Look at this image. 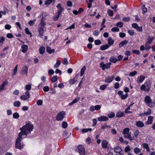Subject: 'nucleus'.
<instances>
[{"label":"nucleus","mask_w":155,"mask_h":155,"mask_svg":"<svg viewBox=\"0 0 155 155\" xmlns=\"http://www.w3.org/2000/svg\"><path fill=\"white\" fill-rule=\"evenodd\" d=\"M99 121H105L108 120L109 118L108 117L105 116H101L97 118Z\"/></svg>","instance_id":"obj_9"},{"label":"nucleus","mask_w":155,"mask_h":155,"mask_svg":"<svg viewBox=\"0 0 155 155\" xmlns=\"http://www.w3.org/2000/svg\"><path fill=\"white\" fill-rule=\"evenodd\" d=\"M123 57L121 55H119L117 57L118 59H117V61H120L122 60Z\"/></svg>","instance_id":"obj_61"},{"label":"nucleus","mask_w":155,"mask_h":155,"mask_svg":"<svg viewBox=\"0 0 155 155\" xmlns=\"http://www.w3.org/2000/svg\"><path fill=\"white\" fill-rule=\"evenodd\" d=\"M43 103V101L41 100H39L37 102V104L38 106L41 105Z\"/></svg>","instance_id":"obj_55"},{"label":"nucleus","mask_w":155,"mask_h":155,"mask_svg":"<svg viewBox=\"0 0 155 155\" xmlns=\"http://www.w3.org/2000/svg\"><path fill=\"white\" fill-rule=\"evenodd\" d=\"M28 67L26 65L24 66L22 68L21 73L22 74H25L27 75Z\"/></svg>","instance_id":"obj_8"},{"label":"nucleus","mask_w":155,"mask_h":155,"mask_svg":"<svg viewBox=\"0 0 155 155\" xmlns=\"http://www.w3.org/2000/svg\"><path fill=\"white\" fill-rule=\"evenodd\" d=\"M124 113L121 111L118 112L116 114V117H121L124 116Z\"/></svg>","instance_id":"obj_18"},{"label":"nucleus","mask_w":155,"mask_h":155,"mask_svg":"<svg viewBox=\"0 0 155 155\" xmlns=\"http://www.w3.org/2000/svg\"><path fill=\"white\" fill-rule=\"evenodd\" d=\"M134 151L135 153L137 154L141 152L140 150L137 147H136L134 149Z\"/></svg>","instance_id":"obj_37"},{"label":"nucleus","mask_w":155,"mask_h":155,"mask_svg":"<svg viewBox=\"0 0 155 155\" xmlns=\"http://www.w3.org/2000/svg\"><path fill=\"white\" fill-rule=\"evenodd\" d=\"M128 42L127 40H125L120 43L118 45L119 48H121L124 45H126L127 43Z\"/></svg>","instance_id":"obj_17"},{"label":"nucleus","mask_w":155,"mask_h":155,"mask_svg":"<svg viewBox=\"0 0 155 155\" xmlns=\"http://www.w3.org/2000/svg\"><path fill=\"white\" fill-rule=\"evenodd\" d=\"M142 9L143 12V14H144L145 13H146L147 12V8L145 7V5H143L142 6Z\"/></svg>","instance_id":"obj_30"},{"label":"nucleus","mask_w":155,"mask_h":155,"mask_svg":"<svg viewBox=\"0 0 155 155\" xmlns=\"http://www.w3.org/2000/svg\"><path fill=\"white\" fill-rule=\"evenodd\" d=\"M136 125L139 127H142L144 126V124L140 121H138L136 122Z\"/></svg>","instance_id":"obj_14"},{"label":"nucleus","mask_w":155,"mask_h":155,"mask_svg":"<svg viewBox=\"0 0 155 155\" xmlns=\"http://www.w3.org/2000/svg\"><path fill=\"white\" fill-rule=\"evenodd\" d=\"M57 8L58 9V14L59 15H61L62 11H63V8L61 7V5L59 3L56 6Z\"/></svg>","instance_id":"obj_7"},{"label":"nucleus","mask_w":155,"mask_h":155,"mask_svg":"<svg viewBox=\"0 0 155 155\" xmlns=\"http://www.w3.org/2000/svg\"><path fill=\"white\" fill-rule=\"evenodd\" d=\"M78 152L80 155H84L85 153V149L83 146L80 145L78 148Z\"/></svg>","instance_id":"obj_6"},{"label":"nucleus","mask_w":155,"mask_h":155,"mask_svg":"<svg viewBox=\"0 0 155 155\" xmlns=\"http://www.w3.org/2000/svg\"><path fill=\"white\" fill-rule=\"evenodd\" d=\"M86 69V66H84L81 69V76H83L84 74V72Z\"/></svg>","instance_id":"obj_29"},{"label":"nucleus","mask_w":155,"mask_h":155,"mask_svg":"<svg viewBox=\"0 0 155 155\" xmlns=\"http://www.w3.org/2000/svg\"><path fill=\"white\" fill-rule=\"evenodd\" d=\"M109 61L111 62L115 63L117 61V59L115 57L112 56L110 58Z\"/></svg>","instance_id":"obj_20"},{"label":"nucleus","mask_w":155,"mask_h":155,"mask_svg":"<svg viewBox=\"0 0 155 155\" xmlns=\"http://www.w3.org/2000/svg\"><path fill=\"white\" fill-rule=\"evenodd\" d=\"M21 48H22V52L24 53H25L28 49V46L26 45H24L21 46Z\"/></svg>","instance_id":"obj_21"},{"label":"nucleus","mask_w":155,"mask_h":155,"mask_svg":"<svg viewBox=\"0 0 155 155\" xmlns=\"http://www.w3.org/2000/svg\"><path fill=\"white\" fill-rule=\"evenodd\" d=\"M107 13L108 15L110 16H112L114 14V13L113 11L110 9L108 10Z\"/></svg>","instance_id":"obj_45"},{"label":"nucleus","mask_w":155,"mask_h":155,"mask_svg":"<svg viewBox=\"0 0 155 155\" xmlns=\"http://www.w3.org/2000/svg\"><path fill=\"white\" fill-rule=\"evenodd\" d=\"M8 83V81L7 80L3 82L2 84L0 86V91H2L4 88V87Z\"/></svg>","instance_id":"obj_11"},{"label":"nucleus","mask_w":155,"mask_h":155,"mask_svg":"<svg viewBox=\"0 0 155 155\" xmlns=\"http://www.w3.org/2000/svg\"><path fill=\"white\" fill-rule=\"evenodd\" d=\"M114 150L115 152L116 153H120V152L122 151V150L118 146H117L114 148Z\"/></svg>","instance_id":"obj_15"},{"label":"nucleus","mask_w":155,"mask_h":155,"mask_svg":"<svg viewBox=\"0 0 155 155\" xmlns=\"http://www.w3.org/2000/svg\"><path fill=\"white\" fill-rule=\"evenodd\" d=\"M17 67H18V65H16L15 68H14L13 71V74H12V77L14 76L16 73V72H17Z\"/></svg>","instance_id":"obj_35"},{"label":"nucleus","mask_w":155,"mask_h":155,"mask_svg":"<svg viewBox=\"0 0 155 155\" xmlns=\"http://www.w3.org/2000/svg\"><path fill=\"white\" fill-rule=\"evenodd\" d=\"M114 116L115 114L114 112H111L108 114V116L110 118L113 117Z\"/></svg>","instance_id":"obj_58"},{"label":"nucleus","mask_w":155,"mask_h":155,"mask_svg":"<svg viewBox=\"0 0 155 155\" xmlns=\"http://www.w3.org/2000/svg\"><path fill=\"white\" fill-rule=\"evenodd\" d=\"M19 117V114L17 112H15L13 114V117L14 118L18 119Z\"/></svg>","instance_id":"obj_41"},{"label":"nucleus","mask_w":155,"mask_h":155,"mask_svg":"<svg viewBox=\"0 0 155 155\" xmlns=\"http://www.w3.org/2000/svg\"><path fill=\"white\" fill-rule=\"evenodd\" d=\"M95 44L96 45H99L101 44V42L100 40H95L94 41Z\"/></svg>","instance_id":"obj_53"},{"label":"nucleus","mask_w":155,"mask_h":155,"mask_svg":"<svg viewBox=\"0 0 155 155\" xmlns=\"http://www.w3.org/2000/svg\"><path fill=\"white\" fill-rule=\"evenodd\" d=\"M58 80V77L57 76H54L51 79V80L52 83Z\"/></svg>","instance_id":"obj_38"},{"label":"nucleus","mask_w":155,"mask_h":155,"mask_svg":"<svg viewBox=\"0 0 155 155\" xmlns=\"http://www.w3.org/2000/svg\"><path fill=\"white\" fill-rule=\"evenodd\" d=\"M110 46V45L107 44L106 45L101 46L100 47V48L101 50L104 51L109 48Z\"/></svg>","instance_id":"obj_22"},{"label":"nucleus","mask_w":155,"mask_h":155,"mask_svg":"<svg viewBox=\"0 0 155 155\" xmlns=\"http://www.w3.org/2000/svg\"><path fill=\"white\" fill-rule=\"evenodd\" d=\"M137 74V72L136 71H134L133 72H130L129 74V76L131 77H133Z\"/></svg>","instance_id":"obj_49"},{"label":"nucleus","mask_w":155,"mask_h":155,"mask_svg":"<svg viewBox=\"0 0 155 155\" xmlns=\"http://www.w3.org/2000/svg\"><path fill=\"white\" fill-rule=\"evenodd\" d=\"M38 27V31L39 32V35L41 37L43 36V34L44 33V28L41 27Z\"/></svg>","instance_id":"obj_13"},{"label":"nucleus","mask_w":155,"mask_h":155,"mask_svg":"<svg viewBox=\"0 0 155 155\" xmlns=\"http://www.w3.org/2000/svg\"><path fill=\"white\" fill-rule=\"evenodd\" d=\"M46 24L45 22H44L43 21V19H41V21L40 23L39 24L38 27H42L44 28V26Z\"/></svg>","instance_id":"obj_25"},{"label":"nucleus","mask_w":155,"mask_h":155,"mask_svg":"<svg viewBox=\"0 0 155 155\" xmlns=\"http://www.w3.org/2000/svg\"><path fill=\"white\" fill-rule=\"evenodd\" d=\"M46 51L49 54H51L54 52V49H51L50 47L47 46L46 48Z\"/></svg>","instance_id":"obj_19"},{"label":"nucleus","mask_w":155,"mask_h":155,"mask_svg":"<svg viewBox=\"0 0 155 155\" xmlns=\"http://www.w3.org/2000/svg\"><path fill=\"white\" fill-rule=\"evenodd\" d=\"M107 127L110 128L111 127L110 126L107 125V124H106L102 126L101 128L103 130H104Z\"/></svg>","instance_id":"obj_46"},{"label":"nucleus","mask_w":155,"mask_h":155,"mask_svg":"<svg viewBox=\"0 0 155 155\" xmlns=\"http://www.w3.org/2000/svg\"><path fill=\"white\" fill-rule=\"evenodd\" d=\"M65 115V113L64 111H62L59 112L56 116V120L57 121L61 120L64 117Z\"/></svg>","instance_id":"obj_4"},{"label":"nucleus","mask_w":155,"mask_h":155,"mask_svg":"<svg viewBox=\"0 0 155 155\" xmlns=\"http://www.w3.org/2000/svg\"><path fill=\"white\" fill-rule=\"evenodd\" d=\"M144 101L149 107H152L155 106V101H152L149 96H147L145 97Z\"/></svg>","instance_id":"obj_3"},{"label":"nucleus","mask_w":155,"mask_h":155,"mask_svg":"<svg viewBox=\"0 0 155 155\" xmlns=\"http://www.w3.org/2000/svg\"><path fill=\"white\" fill-rule=\"evenodd\" d=\"M145 77L143 75H140L138 77L137 79V83H142V81L144 80Z\"/></svg>","instance_id":"obj_10"},{"label":"nucleus","mask_w":155,"mask_h":155,"mask_svg":"<svg viewBox=\"0 0 155 155\" xmlns=\"http://www.w3.org/2000/svg\"><path fill=\"white\" fill-rule=\"evenodd\" d=\"M130 129L128 128H125L123 132V133L124 135H126L128 134L129 133Z\"/></svg>","instance_id":"obj_32"},{"label":"nucleus","mask_w":155,"mask_h":155,"mask_svg":"<svg viewBox=\"0 0 155 155\" xmlns=\"http://www.w3.org/2000/svg\"><path fill=\"white\" fill-rule=\"evenodd\" d=\"M130 150V146L128 145L127 146L125 149L124 151L125 152H127Z\"/></svg>","instance_id":"obj_57"},{"label":"nucleus","mask_w":155,"mask_h":155,"mask_svg":"<svg viewBox=\"0 0 155 155\" xmlns=\"http://www.w3.org/2000/svg\"><path fill=\"white\" fill-rule=\"evenodd\" d=\"M111 63L109 62L105 64H104V63L102 62L100 64V67L103 70H104L105 69H108L110 68V65Z\"/></svg>","instance_id":"obj_5"},{"label":"nucleus","mask_w":155,"mask_h":155,"mask_svg":"<svg viewBox=\"0 0 155 155\" xmlns=\"http://www.w3.org/2000/svg\"><path fill=\"white\" fill-rule=\"evenodd\" d=\"M45 50V48L42 46L39 49V52L41 54H42L44 53Z\"/></svg>","instance_id":"obj_26"},{"label":"nucleus","mask_w":155,"mask_h":155,"mask_svg":"<svg viewBox=\"0 0 155 155\" xmlns=\"http://www.w3.org/2000/svg\"><path fill=\"white\" fill-rule=\"evenodd\" d=\"M139 132L138 130H136L134 133V136H135V137H137L139 135Z\"/></svg>","instance_id":"obj_63"},{"label":"nucleus","mask_w":155,"mask_h":155,"mask_svg":"<svg viewBox=\"0 0 155 155\" xmlns=\"http://www.w3.org/2000/svg\"><path fill=\"white\" fill-rule=\"evenodd\" d=\"M31 88V86L30 84H27L25 86V89L27 91H29Z\"/></svg>","instance_id":"obj_60"},{"label":"nucleus","mask_w":155,"mask_h":155,"mask_svg":"<svg viewBox=\"0 0 155 155\" xmlns=\"http://www.w3.org/2000/svg\"><path fill=\"white\" fill-rule=\"evenodd\" d=\"M148 110L147 112H145L144 113V115H148L151 114V110L150 108L148 109Z\"/></svg>","instance_id":"obj_39"},{"label":"nucleus","mask_w":155,"mask_h":155,"mask_svg":"<svg viewBox=\"0 0 155 155\" xmlns=\"http://www.w3.org/2000/svg\"><path fill=\"white\" fill-rule=\"evenodd\" d=\"M114 78L113 76L108 77L105 78V81L107 83H110L113 80Z\"/></svg>","instance_id":"obj_12"},{"label":"nucleus","mask_w":155,"mask_h":155,"mask_svg":"<svg viewBox=\"0 0 155 155\" xmlns=\"http://www.w3.org/2000/svg\"><path fill=\"white\" fill-rule=\"evenodd\" d=\"M61 64V61L59 60L57 61L56 64L54 65V68H58Z\"/></svg>","instance_id":"obj_33"},{"label":"nucleus","mask_w":155,"mask_h":155,"mask_svg":"<svg viewBox=\"0 0 155 155\" xmlns=\"http://www.w3.org/2000/svg\"><path fill=\"white\" fill-rule=\"evenodd\" d=\"M76 81H77L76 80H75L74 78H73L70 80L69 81V82L71 84H73Z\"/></svg>","instance_id":"obj_48"},{"label":"nucleus","mask_w":155,"mask_h":155,"mask_svg":"<svg viewBox=\"0 0 155 155\" xmlns=\"http://www.w3.org/2000/svg\"><path fill=\"white\" fill-rule=\"evenodd\" d=\"M36 21V19L34 20H30L28 22L29 25L30 26H33L34 24V22Z\"/></svg>","instance_id":"obj_50"},{"label":"nucleus","mask_w":155,"mask_h":155,"mask_svg":"<svg viewBox=\"0 0 155 155\" xmlns=\"http://www.w3.org/2000/svg\"><path fill=\"white\" fill-rule=\"evenodd\" d=\"M153 117L149 116L148 117V120L147 122V124H151L153 123Z\"/></svg>","instance_id":"obj_16"},{"label":"nucleus","mask_w":155,"mask_h":155,"mask_svg":"<svg viewBox=\"0 0 155 155\" xmlns=\"http://www.w3.org/2000/svg\"><path fill=\"white\" fill-rule=\"evenodd\" d=\"M108 144V142L106 140H103L102 142V146L103 148H106Z\"/></svg>","instance_id":"obj_23"},{"label":"nucleus","mask_w":155,"mask_h":155,"mask_svg":"<svg viewBox=\"0 0 155 155\" xmlns=\"http://www.w3.org/2000/svg\"><path fill=\"white\" fill-rule=\"evenodd\" d=\"M68 63L67 58H64L63 60V64L64 65H67Z\"/></svg>","instance_id":"obj_54"},{"label":"nucleus","mask_w":155,"mask_h":155,"mask_svg":"<svg viewBox=\"0 0 155 155\" xmlns=\"http://www.w3.org/2000/svg\"><path fill=\"white\" fill-rule=\"evenodd\" d=\"M111 31L114 32H118L119 31V29L117 27H114L111 29Z\"/></svg>","instance_id":"obj_44"},{"label":"nucleus","mask_w":155,"mask_h":155,"mask_svg":"<svg viewBox=\"0 0 155 155\" xmlns=\"http://www.w3.org/2000/svg\"><path fill=\"white\" fill-rule=\"evenodd\" d=\"M142 145L143 147L144 148L146 149L147 151H150V148L149 147L147 143H143L142 144Z\"/></svg>","instance_id":"obj_28"},{"label":"nucleus","mask_w":155,"mask_h":155,"mask_svg":"<svg viewBox=\"0 0 155 155\" xmlns=\"http://www.w3.org/2000/svg\"><path fill=\"white\" fill-rule=\"evenodd\" d=\"M23 138V137L18 135V138L16 140L15 143V147L16 148L21 149L23 148L24 145L22 143H21L20 142Z\"/></svg>","instance_id":"obj_2"},{"label":"nucleus","mask_w":155,"mask_h":155,"mask_svg":"<svg viewBox=\"0 0 155 155\" xmlns=\"http://www.w3.org/2000/svg\"><path fill=\"white\" fill-rule=\"evenodd\" d=\"M124 137L130 140H134V138H131V133H129L126 135H124Z\"/></svg>","instance_id":"obj_24"},{"label":"nucleus","mask_w":155,"mask_h":155,"mask_svg":"<svg viewBox=\"0 0 155 155\" xmlns=\"http://www.w3.org/2000/svg\"><path fill=\"white\" fill-rule=\"evenodd\" d=\"M116 25L120 28H121L123 26V24L122 22L119 21L117 23Z\"/></svg>","instance_id":"obj_42"},{"label":"nucleus","mask_w":155,"mask_h":155,"mask_svg":"<svg viewBox=\"0 0 155 155\" xmlns=\"http://www.w3.org/2000/svg\"><path fill=\"white\" fill-rule=\"evenodd\" d=\"M132 52L136 54L137 55H139L140 54V51L138 50H133Z\"/></svg>","instance_id":"obj_64"},{"label":"nucleus","mask_w":155,"mask_h":155,"mask_svg":"<svg viewBox=\"0 0 155 155\" xmlns=\"http://www.w3.org/2000/svg\"><path fill=\"white\" fill-rule=\"evenodd\" d=\"M145 50L147 51H148L151 48V46L148 44L146 43L145 44Z\"/></svg>","instance_id":"obj_34"},{"label":"nucleus","mask_w":155,"mask_h":155,"mask_svg":"<svg viewBox=\"0 0 155 155\" xmlns=\"http://www.w3.org/2000/svg\"><path fill=\"white\" fill-rule=\"evenodd\" d=\"M43 90L45 92H47L49 90V88L48 86L44 87Z\"/></svg>","instance_id":"obj_59"},{"label":"nucleus","mask_w":155,"mask_h":155,"mask_svg":"<svg viewBox=\"0 0 155 155\" xmlns=\"http://www.w3.org/2000/svg\"><path fill=\"white\" fill-rule=\"evenodd\" d=\"M107 86V85H101L100 87V89L101 90H104L106 88Z\"/></svg>","instance_id":"obj_62"},{"label":"nucleus","mask_w":155,"mask_h":155,"mask_svg":"<svg viewBox=\"0 0 155 155\" xmlns=\"http://www.w3.org/2000/svg\"><path fill=\"white\" fill-rule=\"evenodd\" d=\"M130 20V18L129 17H124L123 18V20L126 22H128Z\"/></svg>","instance_id":"obj_56"},{"label":"nucleus","mask_w":155,"mask_h":155,"mask_svg":"<svg viewBox=\"0 0 155 155\" xmlns=\"http://www.w3.org/2000/svg\"><path fill=\"white\" fill-rule=\"evenodd\" d=\"M52 2V0H47L45 2V4L47 5L50 4Z\"/></svg>","instance_id":"obj_47"},{"label":"nucleus","mask_w":155,"mask_h":155,"mask_svg":"<svg viewBox=\"0 0 155 155\" xmlns=\"http://www.w3.org/2000/svg\"><path fill=\"white\" fill-rule=\"evenodd\" d=\"M68 124L66 122L64 121L62 122V127L64 128H66L67 127Z\"/></svg>","instance_id":"obj_52"},{"label":"nucleus","mask_w":155,"mask_h":155,"mask_svg":"<svg viewBox=\"0 0 155 155\" xmlns=\"http://www.w3.org/2000/svg\"><path fill=\"white\" fill-rule=\"evenodd\" d=\"M33 128V125L29 123L26 124L25 125L20 128V130H21V131L19 133L18 135L24 138L25 137H24L25 136H26L28 134L31 133Z\"/></svg>","instance_id":"obj_1"},{"label":"nucleus","mask_w":155,"mask_h":155,"mask_svg":"<svg viewBox=\"0 0 155 155\" xmlns=\"http://www.w3.org/2000/svg\"><path fill=\"white\" fill-rule=\"evenodd\" d=\"M20 98L22 100H25L29 98V97H27L26 95H23L21 96Z\"/></svg>","instance_id":"obj_36"},{"label":"nucleus","mask_w":155,"mask_h":155,"mask_svg":"<svg viewBox=\"0 0 155 155\" xmlns=\"http://www.w3.org/2000/svg\"><path fill=\"white\" fill-rule=\"evenodd\" d=\"M108 43L110 46L114 44V41L112 39L111 37H109L108 39Z\"/></svg>","instance_id":"obj_27"},{"label":"nucleus","mask_w":155,"mask_h":155,"mask_svg":"<svg viewBox=\"0 0 155 155\" xmlns=\"http://www.w3.org/2000/svg\"><path fill=\"white\" fill-rule=\"evenodd\" d=\"M21 104L19 101H16L14 102V105L15 107H18L20 106Z\"/></svg>","instance_id":"obj_31"},{"label":"nucleus","mask_w":155,"mask_h":155,"mask_svg":"<svg viewBox=\"0 0 155 155\" xmlns=\"http://www.w3.org/2000/svg\"><path fill=\"white\" fill-rule=\"evenodd\" d=\"M146 85V91H148L150 90V84H147L146 83L145 84Z\"/></svg>","instance_id":"obj_51"},{"label":"nucleus","mask_w":155,"mask_h":155,"mask_svg":"<svg viewBox=\"0 0 155 155\" xmlns=\"http://www.w3.org/2000/svg\"><path fill=\"white\" fill-rule=\"evenodd\" d=\"M128 94L127 93L125 95L122 94L121 96V99L124 100L126 99L128 96Z\"/></svg>","instance_id":"obj_43"},{"label":"nucleus","mask_w":155,"mask_h":155,"mask_svg":"<svg viewBox=\"0 0 155 155\" xmlns=\"http://www.w3.org/2000/svg\"><path fill=\"white\" fill-rule=\"evenodd\" d=\"M96 14V12L95 11H93V10H91L90 11L89 15L91 16H94Z\"/></svg>","instance_id":"obj_40"}]
</instances>
